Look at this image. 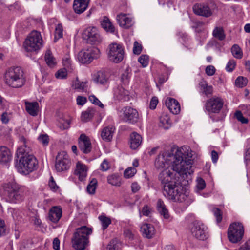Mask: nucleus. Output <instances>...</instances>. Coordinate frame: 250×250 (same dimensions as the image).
Here are the masks:
<instances>
[{"instance_id":"64","label":"nucleus","mask_w":250,"mask_h":250,"mask_svg":"<svg viewBox=\"0 0 250 250\" xmlns=\"http://www.w3.org/2000/svg\"><path fill=\"white\" fill-rule=\"evenodd\" d=\"M110 168L109 164L106 160H104L101 164V169L102 171H106Z\"/></svg>"},{"instance_id":"11","label":"nucleus","mask_w":250,"mask_h":250,"mask_svg":"<svg viewBox=\"0 0 250 250\" xmlns=\"http://www.w3.org/2000/svg\"><path fill=\"white\" fill-rule=\"evenodd\" d=\"M107 55L110 61L117 63L120 62L125 55L123 45L117 43L110 44L108 47Z\"/></svg>"},{"instance_id":"24","label":"nucleus","mask_w":250,"mask_h":250,"mask_svg":"<svg viewBox=\"0 0 250 250\" xmlns=\"http://www.w3.org/2000/svg\"><path fill=\"white\" fill-rule=\"evenodd\" d=\"M62 216V208L58 207H53L49 211V219L53 223H57Z\"/></svg>"},{"instance_id":"39","label":"nucleus","mask_w":250,"mask_h":250,"mask_svg":"<svg viewBox=\"0 0 250 250\" xmlns=\"http://www.w3.org/2000/svg\"><path fill=\"white\" fill-rule=\"evenodd\" d=\"M232 55L236 59H241L243 57V52L241 48L237 44H234L231 49Z\"/></svg>"},{"instance_id":"21","label":"nucleus","mask_w":250,"mask_h":250,"mask_svg":"<svg viewBox=\"0 0 250 250\" xmlns=\"http://www.w3.org/2000/svg\"><path fill=\"white\" fill-rule=\"evenodd\" d=\"M141 230L144 237L152 238L155 234V229L153 225L145 223L142 225Z\"/></svg>"},{"instance_id":"20","label":"nucleus","mask_w":250,"mask_h":250,"mask_svg":"<svg viewBox=\"0 0 250 250\" xmlns=\"http://www.w3.org/2000/svg\"><path fill=\"white\" fill-rule=\"evenodd\" d=\"M90 0H74L73 8L75 12L80 14L87 8Z\"/></svg>"},{"instance_id":"8","label":"nucleus","mask_w":250,"mask_h":250,"mask_svg":"<svg viewBox=\"0 0 250 250\" xmlns=\"http://www.w3.org/2000/svg\"><path fill=\"white\" fill-rule=\"evenodd\" d=\"M117 114L120 120L124 122L134 124L139 119L137 111L130 106H125L117 109Z\"/></svg>"},{"instance_id":"61","label":"nucleus","mask_w":250,"mask_h":250,"mask_svg":"<svg viewBox=\"0 0 250 250\" xmlns=\"http://www.w3.org/2000/svg\"><path fill=\"white\" fill-rule=\"evenodd\" d=\"M158 103V100L157 97H153L152 98L150 102V108L151 109H154L156 108V106Z\"/></svg>"},{"instance_id":"62","label":"nucleus","mask_w":250,"mask_h":250,"mask_svg":"<svg viewBox=\"0 0 250 250\" xmlns=\"http://www.w3.org/2000/svg\"><path fill=\"white\" fill-rule=\"evenodd\" d=\"M6 233V228L4 221L0 220V237L4 235Z\"/></svg>"},{"instance_id":"34","label":"nucleus","mask_w":250,"mask_h":250,"mask_svg":"<svg viewBox=\"0 0 250 250\" xmlns=\"http://www.w3.org/2000/svg\"><path fill=\"white\" fill-rule=\"evenodd\" d=\"M160 125L165 129H168L171 125L170 118L166 113H163L160 117Z\"/></svg>"},{"instance_id":"47","label":"nucleus","mask_w":250,"mask_h":250,"mask_svg":"<svg viewBox=\"0 0 250 250\" xmlns=\"http://www.w3.org/2000/svg\"><path fill=\"white\" fill-rule=\"evenodd\" d=\"M137 170L135 167H130L125 169L124 171V177L126 178L132 177L136 173Z\"/></svg>"},{"instance_id":"18","label":"nucleus","mask_w":250,"mask_h":250,"mask_svg":"<svg viewBox=\"0 0 250 250\" xmlns=\"http://www.w3.org/2000/svg\"><path fill=\"white\" fill-rule=\"evenodd\" d=\"M116 20L119 25L125 29L129 28L133 24L132 19L127 17L125 14H118L117 16Z\"/></svg>"},{"instance_id":"44","label":"nucleus","mask_w":250,"mask_h":250,"mask_svg":"<svg viewBox=\"0 0 250 250\" xmlns=\"http://www.w3.org/2000/svg\"><path fill=\"white\" fill-rule=\"evenodd\" d=\"M99 219L100 220L102 229L103 230L105 229L111 223V220L109 218L104 215H101L99 217Z\"/></svg>"},{"instance_id":"23","label":"nucleus","mask_w":250,"mask_h":250,"mask_svg":"<svg viewBox=\"0 0 250 250\" xmlns=\"http://www.w3.org/2000/svg\"><path fill=\"white\" fill-rule=\"evenodd\" d=\"M115 128L112 125L104 127L101 133L102 139L106 142H110L113 138Z\"/></svg>"},{"instance_id":"51","label":"nucleus","mask_w":250,"mask_h":250,"mask_svg":"<svg viewBox=\"0 0 250 250\" xmlns=\"http://www.w3.org/2000/svg\"><path fill=\"white\" fill-rule=\"evenodd\" d=\"M142 46L141 44L135 41L133 44V52L136 55H139L142 51Z\"/></svg>"},{"instance_id":"41","label":"nucleus","mask_w":250,"mask_h":250,"mask_svg":"<svg viewBox=\"0 0 250 250\" xmlns=\"http://www.w3.org/2000/svg\"><path fill=\"white\" fill-rule=\"evenodd\" d=\"M97 186V180L96 178H93L87 186V191L90 194H94Z\"/></svg>"},{"instance_id":"2","label":"nucleus","mask_w":250,"mask_h":250,"mask_svg":"<svg viewBox=\"0 0 250 250\" xmlns=\"http://www.w3.org/2000/svg\"><path fill=\"white\" fill-rule=\"evenodd\" d=\"M191 157V153H183L180 148H177L174 154L164 151L160 153L156 158L155 166L157 169H161L165 167L166 164L172 163L173 170L185 178L193 172Z\"/></svg>"},{"instance_id":"5","label":"nucleus","mask_w":250,"mask_h":250,"mask_svg":"<svg viewBox=\"0 0 250 250\" xmlns=\"http://www.w3.org/2000/svg\"><path fill=\"white\" fill-rule=\"evenodd\" d=\"M4 82L9 87L19 88L25 83L24 72L20 67H12L6 70L4 74Z\"/></svg>"},{"instance_id":"58","label":"nucleus","mask_w":250,"mask_h":250,"mask_svg":"<svg viewBox=\"0 0 250 250\" xmlns=\"http://www.w3.org/2000/svg\"><path fill=\"white\" fill-rule=\"evenodd\" d=\"M55 76L58 79H64L67 76V72L66 69L60 70L55 74Z\"/></svg>"},{"instance_id":"7","label":"nucleus","mask_w":250,"mask_h":250,"mask_svg":"<svg viewBox=\"0 0 250 250\" xmlns=\"http://www.w3.org/2000/svg\"><path fill=\"white\" fill-rule=\"evenodd\" d=\"M42 46V39L41 33L37 31H32L24 42V47L27 52H34Z\"/></svg>"},{"instance_id":"60","label":"nucleus","mask_w":250,"mask_h":250,"mask_svg":"<svg viewBox=\"0 0 250 250\" xmlns=\"http://www.w3.org/2000/svg\"><path fill=\"white\" fill-rule=\"evenodd\" d=\"M197 188L199 190H203L206 187V183L202 178H199L197 179Z\"/></svg>"},{"instance_id":"33","label":"nucleus","mask_w":250,"mask_h":250,"mask_svg":"<svg viewBox=\"0 0 250 250\" xmlns=\"http://www.w3.org/2000/svg\"><path fill=\"white\" fill-rule=\"evenodd\" d=\"M95 110L92 107H89L84 112H83L81 115V119L83 121L87 122L91 119L95 113Z\"/></svg>"},{"instance_id":"36","label":"nucleus","mask_w":250,"mask_h":250,"mask_svg":"<svg viewBox=\"0 0 250 250\" xmlns=\"http://www.w3.org/2000/svg\"><path fill=\"white\" fill-rule=\"evenodd\" d=\"M212 35L214 37L220 41L224 40L226 37L224 29L221 27H215L213 31Z\"/></svg>"},{"instance_id":"31","label":"nucleus","mask_w":250,"mask_h":250,"mask_svg":"<svg viewBox=\"0 0 250 250\" xmlns=\"http://www.w3.org/2000/svg\"><path fill=\"white\" fill-rule=\"evenodd\" d=\"M157 208L159 213L162 215L164 218H169V214L168 210L166 208V207L162 199H160L158 200L157 203Z\"/></svg>"},{"instance_id":"46","label":"nucleus","mask_w":250,"mask_h":250,"mask_svg":"<svg viewBox=\"0 0 250 250\" xmlns=\"http://www.w3.org/2000/svg\"><path fill=\"white\" fill-rule=\"evenodd\" d=\"M248 80L246 78L242 76H239L235 80V85L238 87H243L247 83Z\"/></svg>"},{"instance_id":"35","label":"nucleus","mask_w":250,"mask_h":250,"mask_svg":"<svg viewBox=\"0 0 250 250\" xmlns=\"http://www.w3.org/2000/svg\"><path fill=\"white\" fill-rule=\"evenodd\" d=\"M123 244L117 239H114L110 241L108 244L107 249L108 250H119L122 249Z\"/></svg>"},{"instance_id":"27","label":"nucleus","mask_w":250,"mask_h":250,"mask_svg":"<svg viewBox=\"0 0 250 250\" xmlns=\"http://www.w3.org/2000/svg\"><path fill=\"white\" fill-rule=\"evenodd\" d=\"M87 167L84 164L78 162L76 165L75 174L78 176L80 181H83L87 176Z\"/></svg>"},{"instance_id":"26","label":"nucleus","mask_w":250,"mask_h":250,"mask_svg":"<svg viewBox=\"0 0 250 250\" xmlns=\"http://www.w3.org/2000/svg\"><path fill=\"white\" fill-rule=\"evenodd\" d=\"M115 98L121 102L128 101L129 100L128 92L122 87L117 88L114 92Z\"/></svg>"},{"instance_id":"29","label":"nucleus","mask_w":250,"mask_h":250,"mask_svg":"<svg viewBox=\"0 0 250 250\" xmlns=\"http://www.w3.org/2000/svg\"><path fill=\"white\" fill-rule=\"evenodd\" d=\"M101 25L106 32L114 34L115 28L110 19L106 16H104L101 21Z\"/></svg>"},{"instance_id":"10","label":"nucleus","mask_w":250,"mask_h":250,"mask_svg":"<svg viewBox=\"0 0 250 250\" xmlns=\"http://www.w3.org/2000/svg\"><path fill=\"white\" fill-rule=\"evenodd\" d=\"M244 228L242 223L234 222L230 225L228 230L229 240L233 243L240 241L244 235Z\"/></svg>"},{"instance_id":"45","label":"nucleus","mask_w":250,"mask_h":250,"mask_svg":"<svg viewBox=\"0 0 250 250\" xmlns=\"http://www.w3.org/2000/svg\"><path fill=\"white\" fill-rule=\"evenodd\" d=\"M44 58L45 61L48 66L52 67L54 65V59L53 57L51 55V52L50 51H47L46 52Z\"/></svg>"},{"instance_id":"32","label":"nucleus","mask_w":250,"mask_h":250,"mask_svg":"<svg viewBox=\"0 0 250 250\" xmlns=\"http://www.w3.org/2000/svg\"><path fill=\"white\" fill-rule=\"evenodd\" d=\"M12 216L16 224H19L24 222L25 215L24 212L21 210H14Z\"/></svg>"},{"instance_id":"53","label":"nucleus","mask_w":250,"mask_h":250,"mask_svg":"<svg viewBox=\"0 0 250 250\" xmlns=\"http://www.w3.org/2000/svg\"><path fill=\"white\" fill-rule=\"evenodd\" d=\"M214 215L218 223H220L222 220V213L220 209L215 208L213 209Z\"/></svg>"},{"instance_id":"4","label":"nucleus","mask_w":250,"mask_h":250,"mask_svg":"<svg viewBox=\"0 0 250 250\" xmlns=\"http://www.w3.org/2000/svg\"><path fill=\"white\" fill-rule=\"evenodd\" d=\"M3 187L6 200L9 203H20L24 200L27 192L26 187L20 185L15 182L5 183Z\"/></svg>"},{"instance_id":"40","label":"nucleus","mask_w":250,"mask_h":250,"mask_svg":"<svg viewBox=\"0 0 250 250\" xmlns=\"http://www.w3.org/2000/svg\"><path fill=\"white\" fill-rule=\"evenodd\" d=\"M86 83L80 82L77 79L72 84V87L79 91H84L86 87Z\"/></svg>"},{"instance_id":"57","label":"nucleus","mask_w":250,"mask_h":250,"mask_svg":"<svg viewBox=\"0 0 250 250\" xmlns=\"http://www.w3.org/2000/svg\"><path fill=\"white\" fill-rule=\"evenodd\" d=\"M216 71L215 68L213 65L207 66L205 69L206 74L209 76H213Z\"/></svg>"},{"instance_id":"50","label":"nucleus","mask_w":250,"mask_h":250,"mask_svg":"<svg viewBox=\"0 0 250 250\" xmlns=\"http://www.w3.org/2000/svg\"><path fill=\"white\" fill-rule=\"evenodd\" d=\"M236 66V62L234 60H230L226 66V70L228 72H232Z\"/></svg>"},{"instance_id":"3","label":"nucleus","mask_w":250,"mask_h":250,"mask_svg":"<svg viewBox=\"0 0 250 250\" xmlns=\"http://www.w3.org/2000/svg\"><path fill=\"white\" fill-rule=\"evenodd\" d=\"M23 145L19 147L16 152L17 159L15 161L18 162L19 171L24 175H28L38 167V162L36 157L32 154L31 149L25 143L24 138Z\"/></svg>"},{"instance_id":"55","label":"nucleus","mask_w":250,"mask_h":250,"mask_svg":"<svg viewBox=\"0 0 250 250\" xmlns=\"http://www.w3.org/2000/svg\"><path fill=\"white\" fill-rule=\"evenodd\" d=\"M152 212V209L150 207H149L148 205H145L141 211V213L143 215L146 216H149L150 213Z\"/></svg>"},{"instance_id":"16","label":"nucleus","mask_w":250,"mask_h":250,"mask_svg":"<svg viewBox=\"0 0 250 250\" xmlns=\"http://www.w3.org/2000/svg\"><path fill=\"white\" fill-rule=\"evenodd\" d=\"M79 147L85 154L89 153L91 150L90 140L84 134H81L79 138Z\"/></svg>"},{"instance_id":"14","label":"nucleus","mask_w":250,"mask_h":250,"mask_svg":"<svg viewBox=\"0 0 250 250\" xmlns=\"http://www.w3.org/2000/svg\"><path fill=\"white\" fill-rule=\"evenodd\" d=\"M83 38L87 42L91 44H96L101 42L102 38L97 28L89 27L83 32Z\"/></svg>"},{"instance_id":"59","label":"nucleus","mask_w":250,"mask_h":250,"mask_svg":"<svg viewBox=\"0 0 250 250\" xmlns=\"http://www.w3.org/2000/svg\"><path fill=\"white\" fill-rule=\"evenodd\" d=\"M49 186L51 189L53 191H56L59 188L52 176L50 177L49 182Z\"/></svg>"},{"instance_id":"28","label":"nucleus","mask_w":250,"mask_h":250,"mask_svg":"<svg viewBox=\"0 0 250 250\" xmlns=\"http://www.w3.org/2000/svg\"><path fill=\"white\" fill-rule=\"evenodd\" d=\"M142 141V136L138 133L134 132L130 134V145L131 149H137L141 145Z\"/></svg>"},{"instance_id":"9","label":"nucleus","mask_w":250,"mask_h":250,"mask_svg":"<svg viewBox=\"0 0 250 250\" xmlns=\"http://www.w3.org/2000/svg\"><path fill=\"white\" fill-rule=\"evenodd\" d=\"M190 231L192 235L199 240L204 241L209 237L208 228L199 221H194L190 224Z\"/></svg>"},{"instance_id":"6","label":"nucleus","mask_w":250,"mask_h":250,"mask_svg":"<svg viewBox=\"0 0 250 250\" xmlns=\"http://www.w3.org/2000/svg\"><path fill=\"white\" fill-rule=\"evenodd\" d=\"M92 229L85 226L77 228L71 239L73 247L75 250H84L89 244V236Z\"/></svg>"},{"instance_id":"43","label":"nucleus","mask_w":250,"mask_h":250,"mask_svg":"<svg viewBox=\"0 0 250 250\" xmlns=\"http://www.w3.org/2000/svg\"><path fill=\"white\" fill-rule=\"evenodd\" d=\"M54 42H57L58 40L63 36V28L61 24H58L56 27L54 33Z\"/></svg>"},{"instance_id":"42","label":"nucleus","mask_w":250,"mask_h":250,"mask_svg":"<svg viewBox=\"0 0 250 250\" xmlns=\"http://www.w3.org/2000/svg\"><path fill=\"white\" fill-rule=\"evenodd\" d=\"M62 63L65 67V69H67L68 71L73 70V66L69 55H66L64 56L62 60Z\"/></svg>"},{"instance_id":"38","label":"nucleus","mask_w":250,"mask_h":250,"mask_svg":"<svg viewBox=\"0 0 250 250\" xmlns=\"http://www.w3.org/2000/svg\"><path fill=\"white\" fill-rule=\"evenodd\" d=\"M70 121L68 119H65L64 117H62L58 119V126L61 129H66L69 127Z\"/></svg>"},{"instance_id":"56","label":"nucleus","mask_w":250,"mask_h":250,"mask_svg":"<svg viewBox=\"0 0 250 250\" xmlns=\"http://www.w3.org/2000/svg\"><path fill=\"white\" fill-rule=\"evenodd\" d=\"M38 140L44 146H46L48 144L49 138L47 134L41 135L38 137Z\"/></svg>"},{"instance_id":"30","label":"nucleus","mask_w":250,"mask_h":250,"mask_svg":"<svg viewBox=\"0 0 250 250\" xmlns=\"http://www.w3.org/2000/svg\"><path fill=\"white\" fill-rule=\"evenodd\" d=\"M26 110L31 116H36L38 114L39 104L37 102H28L25 103Z\"/></svg>"},{"instance_id":"54","label":"nucleus","mask_w":250,"mask_h":250,"mask_svg":"<svg viewBox=\"0 0 250 250\" xmlns=\"http://www.w3.org/2000/svg\"><path fill=\"white\" fill-rule=\"evenodd\" d=\"M235 116L236 119L243 124H246L248 122V119L245 118L242 113L240 111H237L235 113Z\"/></svg>"},{"instance_id":"13","label":"nucleus","mask_w":250,"mask_h":250,"mask_svg":"<svg viewBox=\"0 0 250 250\" xmlns=\"http://www.w3.org/2000/svg\"><path fill=\"white\" fill-rule=\"evenodd\" d=\"M70 160L66 152L61 151L58 153L55 163V168L58 172L68 170L70 167Z\"/></svg>"},{"instance_id":"48","label":"nucleus","mask_w":250,"mask_h":250,"mask_svg":"<svg viewBox=\"0 0 250 250\" xmlns=\"http://www.w3.org/2000/svg\"><path fill=\"white\" fill-rule=\"evenodd\" d=\"M130 78V74L128 70H125L121 75V81L124 84H127Z\"/></svg>"},{"instance_id":"17","label":"nucleus","mask_w":250,"mask_h":250,"mask_svg":"<svg viewBox=\"0 0 250 250\" xmlns=\"http://www.w3.org/2000/svg\"><path fill=\"white\" fill-rule=\"evenodd\" d=\"M193 11L195 14L205 17H209L212 14L210 8L206 4H195L193 6Z\"/></svg>"},{"instance_id":"12","label":"nucleus","mask_w":250,"mask_h":250,"mask_svg":"<svg viewBox=\"0 0 250 250\" xmlns=\"http://www.w3.org/2000/svg\"><path fill=\"white\" fill-rule=\"evenodd\" d=\"M100 50L95 47H91L86 49H83L78 54L79 61L83 64H89L94 59H96L100 56Z\"/></svg>"},{"instance_id":"52","label":"nucleus","mask_w":250,"mask_h":250,"mask_svg":"<svg viewBox=\"0 0 250 250\" xmlns=\"http://www.w3.org/2000/svg\"><path fill=\"white\" fill-rule=\"evenodd\" d=\"M89 100L93 104L98 105L101 108L104 107V104L94 95H91L89 97Z\"/></svg>"},{"instance_id":"22","label":"nucleus","mask_w":250,"mask_h":250,"mask_svg":"<svg viewBox=\"0 0 250 250\" xmlns=\"http://www.w3.org/2000/svg\"><path fill=\"white\" fill-rule=\"evenodd\" d=\"M11 159L12 154L9 149L4 146H0V163L6 164Z\"/></svg>"},{"instance_id":"49","label":"nucleus","mask_w":250,"mask_h":250,"mask_svg":"<svg viewBox=\"0 0 250 250\" xmlns=\"http://www.w3.org/2000/svg\"><path fill=\"white\" fill-rule=\"evenodd\" d=\"M138 62L142 64L143 67L147 66L149 62V57L146 55H142L138 58Z\"/></svg>"},{"instance_id":"15","label":"nucleus","mask_w":250,"mask_h":250,"mask_svg":"<svg viewBox=\"0 0 250 250\" xmlns=\"http://www.w3.org/2000/svg\"><path fill=\"white\" fill-rule=\"evenodd\" d=\"M223 100L218 97L214 96L207 101L205 104L206 109L213 113H218L223 107Z\"/></svg>"},{"instance_id":"1","label":"nucleus","mask_w":250,"mask_h":250,"mask_svg":"<svg viewBox=\"0 0 250 250\" xmlns=\"http://www.w3.org/2000/svg\"><path fill=\"white\" fill-rule=\"evenodd\" d=\"M172 174L169 169H165L159 174V179L163 185L164 195L169 200L179 203L175 208L180 213L184 212L193 200L191 196L183 192V187L180 182L172 179Z\"/></svg>"},{"instance_id":"25","label":"nucleus","mask_w":250,"mask_h":250,"mask_svg":"<svg viewBox=\"0 0 250 250\" xmlns=\"http://www.w3.org/2000/svg\"><path fill=\"white\" fill-rule=\"evenodd\" d=\"M94 81L97 83L106 85L109 82L108 75L103 71H98L94 77Z\"/></svg>"},{"instance_id":"37","label":"nucleus","mask_w":250,"mask_h":250,"mask_svg":"<svg viewBox=\"0 0 250 250\" xmlns=\"http://www.w3.org/2000/svg\"><path fill=\"white\" fill-rule=\"evenodd\" d=\"M108 183L112 185L120 186L121 184L120 177L117 174L111 175L107 177Z\"/></svg>"},{"instance_id":"19","label":"nucleus","mask_w":250,"mask_h":250,"mask_svg":"<svg viewBox=\"0 0 250 250\" xmlns=\"http://www.w3.org/2000/svg\"><path fill=\"white\" fill-rule=\"evenodd\" d=\"M165 104L169 111L173 114H177L180 111L179 102L174 98H169L165 101Z\"/></svg>"},{"instance_id":"63","label":"nucleus","mask_w":250,"mask_h":250,"mask_svg":"<svg viewBox=\"0 0 250 250\" xmlns=\"http://www.w3.org/2000/svg\"><path fill=\"white\" fill-rule=\"evenodd\" d=\"M0 120L3 124H7L9 121L8 113L6 112L3 113L1 115Z\"/></svg>"}]
</instances>
